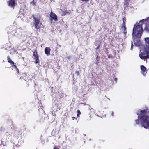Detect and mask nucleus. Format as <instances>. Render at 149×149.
Returning a JSON list of instances; mask_svg holds the SVG:
<instances>
[{
  "label": "nucleus",
  "instance_id": "1",
  "mask_svg": "<svg viewBox=\"0 0 149 149\" xmlns=\"http://www.w3.org/2000/svg\"><path fill=\"white\" fill-rule=\"evenodd\" d=\"M136 113L138 116V119L135 120L136 124H141L144 128L149 130V109L141 110Z\"/></svg>",
  "mask_w": 149,
  "mask_h": 149
},
{
  "label": "nucleus",
  "instance_id": "2",
  "mask_svg": "<svg viewBox=\"0 0 149 149\" xmlns=\"http://www.w3.org/2000/svg\"><path fill=\"white\" fill-rule=\"evenodd\" d=\"M145 21L144 19L141 20L138 24H136L134 25V27L133 32V37L134 36L133 42L134 44L137 46H139L141 44V41L138 38L140 37L141 36L142 32V25L144 24V22Z\"/></svg>",
  "mask_w": 149,
  "mask_h": 149
},
{
  "label": "nucleus",
  "instance_id": "3",
  "mask_svg": "<svg viewBox=\"0 0 149 149\" xmlns=\"http://www.w3.org/2000/svg\"><path fill=\"white\" fill-rule=\"evenodd\" d=\"M139 56L142 59H147L149 58V50L146 47H145L143 51L142 49L140 50Z\"/></svg>",
  "mask_w": 149,
  "mask_h": 149
},
{
  "label": "nucleus",
  "instance_id": "4",
  "mask_svg": "<svg viewBox=\"0 0 149 149\" xmlns=\"http://www.w3.org/2000/svg\"><path fill=\"white\" fill-rule=\"evenodd\" d=\"M34 24L35 28L36 29H39L41 27H43V25L41 23H40V17H36V16H33Z\"/></svg>",
  "mask_w": 149,
  "mask_h": 149
},
{
  "label": "nucleus",
  "instance_id": "5",
  "mask_svg": "<svg viewBox=\"0 0 149 149\" xmlns=\"http://www.w3.org/2000/svg\"><path fill=\"white\" fill-rule=\"evenodd\" d=\"M50 17V20L51 21L53 20H54L55 21H56L57 20V16L54 13H53L52 12H51L49 15Z\"/></svg>",
  "mask_w": 149,
  "mask_h": 149
},
{
  "label": "nucleus",
  "instance_id": "6",
  "mask_svg": "<svg viewBox=\"0 0 149 149\" xmlns=\"http://www.w3.org/2000/svg\"><path fill=\"white\" fill-rule=\"evenodd\" d=\"M15 0H10L8 2V6L12 8H13V9H14V7L15 4Z\"/></svg>",
  "mask_w": 149,
  "mask_h": 149
},
{
  "label": "nucleus",
  "instance_id": "7",
  "mask_svg": "<svg viewBox=\"0 0 149 149\" xmlns=\"http://www.w3.org/2000/svg\"><path fill=\"white\" fill-rule=\"evenodd\" d=\"M141 70L142 73L145 76L147 72V70L146 68L143 65H141Z\"/></svg>",
  "mask_w": 149,
  "mask_h": 149
},
{
  "label": "nucleus",
  "instance_id": "8",
  "mask_svg": "<svg viewBox=\"0 0 149 149\" xmlns=\"http://www.w3.org/2000/svg\"><path fill=\"white\" fill-rule=\"evenodd\" d=\"M51 49L49 47H46L45 49V53L47 56L50 54V51Z\"/></svg>",
  "mask_w": 149,
  "mask_h": 149
},
{
  "label": "nucleus",
  "instance_id": "9",
  "mask_svg": "<svg viewBox=\"0 0 149 149\" xmlns=\"http://www.w3.org/2000/svg\"><path fill=\"white\" fill-rule=\"evenodd\" d=\"M146 42V46L148 50H149V38H145Z\"/></svg>",
  "mask_w": 149,
  "mask_h": 149
},
{
  "label": "nucleus",
  "instance_id": "10",
  "mask_svg": "<svg viewBox=\"0 0 149 149\" xmlns=\"http://www.w3.org/2000/svg\"><path fill=\"white\" fill-rule=\"evenodd\" d=\"M7 58H8V62H9L10 64H13V65H14V66L15 68H16V65H14V63L12 60H11V59H10V58L8 56L7 57Z\"/></svg>",
  "mask_w": 149,
  "mask_h": 149
},
{
  "label": "nucleus",
  "instance_id": "11",
  "mask_svg": "<svg viewBox=\"0 0 149 149\" xmlns=\"http://www.w3.org/2000/svg\"><path fill=\"white\" fill-rule=\"evenodd\" d=\"M17 31V30L15 29L13 31H12V32H11V33L13 35H14L15 36L16 35V33Z\"/></svg>",
  "mask_w": 149,
  "mask_h": 149
},
{
  "label": "nucleus",
  "instance_id": "12",
  "mask_svg": "<svg viewBox=\"0 0 149 149\" xmlns=\"http://www.w3.org/2000/svg\"><path fill=\"white\" fill-rule=\"evenodd\" d=\"M34 59H35L36 60V61H35V63H39V59H38V57H36V58H34Z\"/></svg>",
  "mask_w": 149,
  "mask_h": 149
},
{
  "label": "nucleus",
  "instance_id": "13",
  "mask_svg": "<svg viewBox=\"0 0 149 149\" xmlns=\"http://www.w3.org/2000/svg\"><path fill=\"white\" fill-rule=\"evenodd\" d=\"M33 55L34 56V58L38 57L37 55V53L36 52H33Z\"/></svg>",
  "mask_w": 149,
  "mask_h": 149
},
{
  "label": "nucleus",
  "instance_id": "14",
  "mask_svg": "<svg viewBox=\"0 0 149 149\" xmlns=\"http://www.w3.org/2000/svg\"><path fill=\"white\" fill-rule=\"evenodd\" d=\"M59 96H60V97H61V98L66 97V95L65 94L63 93L60 94H59Z\"/></svg>",
  "mask_w": 149,
  "mask_h": 149
},
{
  "label": "nucleus",
  "instance_id": "15",
  "mask_svg": "<svg viewBox=\"0 0 149 149\" xmlns=\"http://www.w3.org/2000/svg\"><path fill=\"white\" fill-rule=\"evenodd\" d=\"M32 1H31L30 3L31 5L35 6L36 2H35L34 0H32Z\"/></svg>",
  "mask_w": 149,
  "mask_h": 149
},
{
  "label": "nucleus",
  "instance_id": "16",
  "mask_svg": "<svg viewBox=\"0 0 149 149\" xmlns=\"http://www.w3.org/2000/svg\"><path fill=\"white\" fill-rule=\"evenodd\" d=\"M145 30L149 31V24L146 25L145 27Z\"/></svg>",
  "mask_w": 149,
  "mask_h": 149
},
{
  "label": "nucleus",
  "instance_id": "17",
  "mask_svg": "<svg viewBox=\"0 0 149 149\" xmlns=\"http://www.w3.org/2000/svg\"><path fill=\"white\" fill-rule=\"evenodd\" d=\"M70 13V12L66 11L64 12V14H63V15H65L66 14L69 15Z\"/></svg>",
  "mask_w": 149,
  "mask_h": 149
},
{
  "label": "nucleus",
  "instance_id": "18",
  "mask_svg": "<svg viewBox=\"0 0 149 149\" xmlns=\"http://www.w3.org/2000/svg\"><path fill=\"white\" fill-rule=\"evenodd\" d=\"M129 0H124V5L125 6H127L128 5V1H129Z\"/></svg>",
  "mask_w": 149,
  "mask_h": 149
},
{
  "label": "nucleus",
  "instance_id": "19",
  "mask_svg": "<svg viewBox=\"0 0 149 149\" xmlns=\"http://www.w3.org/2000/svg\"><path fill=\"white\" fill-rule=\"evenodd\" d=\"M77 117H79V115L81 114V112L79 110H77Z\"/></svg>",
  "mask_w": 149,
  "mask_h": 149
},
{
  "label": "nucleus",
  "instance_id": "20",
  "mask_svg": "<svg viewBox=\"0 0 149 149\" xmlns=\"http://www.w3.org/2000/svg\"><path fill=\"white\" fill-rule=\"evenodd\" d=\"M123 26L124 27V31H125L123 33H124V35H125V34L127 33V32L126 31V28L125 26L123 25Z\"/></svg>",
  "mask_w": 149,
  "mask_h": 149
},
{
  "label": "nucleus",
  "instance_id": "21",
  "mask_svg": "<svg viewBox=\"0 0 149 149\" xmlns=\"http://www.w3.org/2000/svg\"><path fill=\"white\" fill-rule=\"evenodd\" d=\"M133 44H132V42H131V49H130L131 50H133Z\"/></svg>",
  "mask_w": 149,
  "mask_h": 149
},
{
  "label": "nucleus",
  "instance_id": "22",
  "mask_svg": "<svg viewBox=\"0 0 149 149\" xmlns=\"http://www.w3.org/2000/svg\"><path fill=\"white\" fill-rule=\"evenodd\" d=\"M125 21L126 20L124 18H123V25H125Z\"/></svg>",
  "mask_w": 149,
  "mask_h": 149
},
{
  "label": "nucleus",
  "instance_id": "23",
  "mask_svg": "<svg viewBox=\"0 0 149 149\" xmlns=\"http://www.w3.org/2000/svg\"><path fill=\"white\" fill-rule=\"evenodd\" d=\"M82 2H85L86 3L89 1V0H81Z\"/></svg>",
  "mask_w": 149,
  "mask_h": 149
},
{
  "label": "nucleus",
  "instance_id": "24",
  "mask_svg": "<svg viewBox=\"0 0 149 149\" xmlns=\"http://www.w3.org/2000/svg\"><path fill=\"white\" fill-rule=\"evenodd\" d=\"M113 115H114L113 112V111H112V114H111V115L112 116H113Z\"/></svg>",
  "mask_w": 149,
  "mask_h": 149
},
{
  "label": "nucleus",
  "instance_id": "25",
  "mask_svg": "<svg viewBox=\"0 0 149 149\" xmlns=\"http://www.w3.org/2000/svg\"><path fill=\"white\" fill-rule=\"evenodd\" d=\"M72 118L73 120H74L75 118L74 117H73Z\"/></svg>",
  "mask_w": 149,
  "mask_h": 149
},
{
  "label": "nucleus",
  "instance_id": "26",
  "mask_svg": "<svg viewBox=\"0 0 149 149\" xmlns=\"http://www.w3.org/2000/svg\"><path fill=\"white\" fill-rule=\"evenodd\" d=\"M17 72L18 73V72H19V70H18V69H17Z\"/></svg>",
  "mask_w": 149,
  "mask_h": 149
},
{
  "label": "nucleus",
  "instance_id": "27",
  "mask_svg": "<svg viewBox=\"0 0 149 149\" xmlns=\"http://www.w3.org/2000/svg\"><path fill=\"white\" fill-rule=\"evenodd\" d=\"M147 20L148 21L149 20V17L147 18Z\"/></svg>",
  "mask_w": 149,
  "mask_h": 149
},
{
  "label": "nucleus",
  "instance_id": "28",
  "mask_svg": "<svg viewBox=\"0 0 149 149\" xmlns=\"http://www.w3.org/2000/svg\"><path fill=\"white\" fill-rule=\"evenodd\" d=\"M62 14V16H63V14H64V13H63Z\"/></svg>",
  "mask_w": 149,
  "mask_h": 149
},
{
  "label": "nucleus",
  "instance_id": "29",
  "mask_svg": "<svg viewBox=\"0 0 149 149\" xmlns=\"http://www.w3.org/2000/svg\"><path fill=\"white\" fill-rule=\"evenodd\" d=\"M53 149H57L55 147H54V148Z\"/></svg>",
  "mask_w": 149,
  "mask_h": 149
},
{
  "label": "nucleus",
  "instance_id": "30",
  "mask_svg": "<svg viewBox=\"0 0 149 149\" xmlns=\"http://www.w3.org/2000/svg\"><path fill=\"white\" fill-rule=\"evenodd\" d=\"M24 39H25V36H24Z\"/></svg>",
  "mask_w": 149,
  "mask_h": 149
},
{
  "label": "nucleus",
  "instance_id": "31",
  "mask_svg": "<svg viewBox=\"0 0 149 149\" xmlns=\"http://www.w3.org/2000/svg\"><path fill=\"white\" fill-rule=\"evenodd\" d=\"M83 95V96L84 97V95Z\"/></svg>",
  "mask_w": 149,
  "mask_h": 149
},
{
  "label": "nucleus",
  "instance_id": "32",
  "mask_svg": "<svg viewBox=\"0 0 149 149\" xmlns=\"http://www.w3.org/2000/svg\"><path fill=\"white\" fill-rule=\"evenodd\" d=\"M115 79L116 80V78H115Z\"/></svg>",
  "mask_w": 149,
  "mask_h": 149
},
{
  "label": "nucleus",
  "instance_id": "33",
  "mask_svg": "<svg viewBox=\"0 0 149 149\" xmlns=\"http://www.w3.org/2000/svg\"><path fill=\"white\" fill-rule=\"evenodd\" d=\"M115 79L116 80V78H115Z\"/></svg>",
  "mask_w": 149,
  "mask_h": 149
},
{
  "label": "nucleus",
  "instance_id": "34",
  "mask_svg": "<svg viewBox=\"0 0 149 149\" xmlns=\"http://www.w3.org/2000/svg\"><path fill=\"white\" fill-rule=\"evenodd\" d=\"M148 70H149V68H148Z\"/></svg>",
  "mask_w": 149,
  "mask_h": 149
}]
</instances>
